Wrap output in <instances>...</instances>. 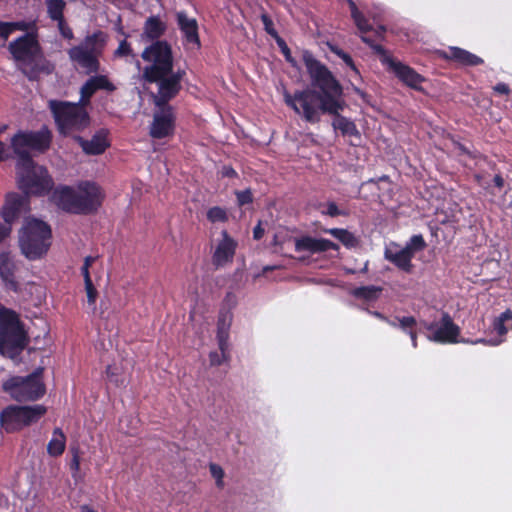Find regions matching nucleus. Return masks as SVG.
I'll return each mask as SVG.
<instances>
[{
	"instance_id": "obj_1",
	"label": "nucleus",
	"mask_w": 512,
	"mask_h": 512,
	"mask_svg": "<svg viewBox=\"0 0 512 512\" xmlns=\"http://www.w3.org/2000/svg\"><path fill=\"white\" fill-rule=\"evenodd\" d=\"M51 133L47 128L37 132L19 131L11 139L17 162V179L19 188L26 194L44 195L53 187V180L47 170L34 164L29 151H43L49 147Z\"/></svg>"
},
{
	"instance_id": "obj_2",
	"label": "nucleus",
	"mask_w": 512,
	"mask_h": 512,
	"mask_svg": "<svg viewBox=\"0 0 512 512\" xmlns=\"http://www.w3.org/2000/svg\"><path fill=\"white\" fill-rule=\"evenodd\" d=\"M143 60L151 64L143 70V78L150 83H157L158 91L153 94L156 107L169 106L181 89L183 70L173 72L171 47L165 41H156L142 52Z\"/></svg>"
},
{
	"instance_id": "obj_3",
	"label": "nucleus",
	"mask_w": 512,
	"mask_h": 512,
	"mask_svg": "<svg viewBox=\"0 0 512 512\" xmlns=\"http://www.w3.org/2000/svg\"><path fill=\"white\" fill-rule=\"evenodd\" d=\"M102 188L93 181H80L76 188L57 187L52 194L54 203L64 211L90 214L98 210L104 200Z\"/></svg>"
},
{
	"instance_id": "obj_4",
	"label": "nucleus",
	"mask_w": 512,
	"mask_h": 512,
	"mask_svg": "<svg viewBox=\"0 0 512 512\" xmlns=\"http://www.w3.org/2000/svg\"><path fill=\"white\" fill-rule=\"evenodd\" d=\"M9 51L21 71L30 79L37 80L42 74H50L53 65L43 56L36 36L26 33L9 44Z\"/></svg>"
},
{
	"instance_id": "obj_5",
	"label": "nucleus",
	"mask_w": 512,
	"mask_h": 512,
	"mask_svg": "<svg viewBox=\"0 0 512 512\" xmlns=\"http://www.w3.org/2000/svg\"><path fill=\"white\" fill-rule=\"evenodd\" d=\"M302 59L312 85L321 90V94L323 95V108L327 110L328 113H337L343 110L344 103L340 99L342 89L331 71L309 51H303Z\"/></svg>"
},
{
	"instance_id": "obj_6",
	"label": "nucleus",
	"mask_w": 512,
	"mask_h": 512,
	"mask_svg": "<svg viewBox=\"0 0 512 512\" xmlns=\"http://www.w3.org/2000/svg\"><path fill=\"white\" fill-rule=\"evenodd\" d=\"M51 229L38 219H26L19 233V245L22 254L29 260H36L44 256L49 247Z\"/></svg>"
},
{
	"instance_id": "obj_7",
	"label": "nucleus",
	"mask_w": 512,
	"mask_h": 512,
	"mask_svg": "<svg viewBox=\"0 0 512 512\" xmlns=\"http://www.w3.org/2000/svg\"><path fill=\"white\" fill-rule=\"evenodd\" d=\"M85 104L71 103L57 100L49 101L55 122L61 134L67 135L72 131L81 130L88 126L89 115L84 108Z\"/></svg>"
},
{
	"instance_id": "obj_8",
	"label": "nucleus",
	"mask_w": 512,
	"mask_h": 512,
	"mask_svg": "<svg viewBox=\"0 0 512 512\" xmlns=\"http://www.w3.org/2000/svg\"><path fill=\"white\" fill-rule=\"evenodd\" d=\"M105 41V34L101 31L86 36L81 44L68 50L70 60L86 73L97 72L100 66L98 57L102 53Z\"/></svg>"
},
{
	"instance_id": "obj_9",
	"label": "nucleus",
	"mask_w": 512,
	"mask_h": 512,
	"mask_svg": "<svg viewBox=\"0 0 512 512\" xmlns=\"http://www.w3.org/2000/svg\"><path fill=\"white\" fill-rule=\"evenodd\" d=\"M284 101L295 113L310 123H317L321 113H328L323 108V95L312 89L295 91L294 94L286 91Z\"/></svg>"
},
{
	"instance_id": "obj_10",
	"label": "nucleus",
	"mask_w": 512,
	"mask_h": 512,
	"mask_svg": "<svg viewBox=\"0 0 512 512\" xmlns=\"http://www.w3.org/2000/svg\"><path fill=\"white\" fill-rule=\"evenodd\" d=\"M25 345V336L18 316L12 310L0 311V353L14 356Z\"/></svg>"
},
{
	"instance_id": "obj_11",
	"label": "nucleus",
	"mask_w": 512,
	"mask_h": 512,
	"mask_svg": "<svg viewBox=\"0 0 512 512\" xmlns=\"http://www.w3.org/2000/svg\"><path fill=\"white\" fill-rule=\"evenodd\" d=\"M42 369H37L27 377L15 376L3 383V389L17 401H34L45 394L41 380Z\"/></svg>"
},
{
	"instance_id": "obj_12",
	"label": "nucleus",
	"mask_w": 512,
	"mask_h": 512,
	"mask_svg": "<svg viewBox=\"0 0 512 512\" xmlns=\"http://www.w3.org/2000/svg\"><path fill=\"white\" fill-rule=\"evenodd\" d=\"M45 413L46 407L39 404L33 406H9L2 411L0 423L7 432H13L37 422Z\"/></svg>"
},
{
	"instance_id": "obj_13",
	"label": "nucleus",
	"mask_w": 512,
	"mask_h": 512,
	"mask_svg": "<svg viewBox=\"0 0 512 512\" xmlns=\"http://www.w3.org/2000/svg\"><path fill=\"white\" fill-rule=\"evenodd\" d=\"M424 328L428 331L427 338L438 343H457L460 335V328L457 326L448 313H443L439 321L423 322Z\"/></svg>"
},
{
	"instance_id": "obj_14",
	"label": "nucleus",
	"mask_w": 512,
	"mask_h": 512,
	"mask_svg": "<svg viewBox=\"0 0 512 512\" xmlns=\"http://www.w3.org/2000/svg\"><path fill=\"white\" fill-rule=\"evenodd\" d=\"M174 114L171 106L157 107L150 125V136L161 139L173 133Z\"/></svg>"
},
{
	"instance_id": "obj_15",
	"label": "nucleus",
	"mask_w": 512,
	"mask_h": 512,
	"mask_svg": "<svg viewBox=\"0 0 512 512\" xmlns=\"http://www.w3.org/2000/svg\"><path fill=\"white\" fill-rule=\"evenodd\" d=\"M383 63L387 65L388 69L405 85L413 89H420L424 78L414 69L389 56L383 58Z\"/></svg>"
},
{
	"instance_id": "obj_16",
	"label": "nucleus",
	"mask_w": 512,
	"mask_h": 512,
	"mask_svg": "<svg viewBox=\"0 0 512 512\" xmlns=\"http://www.w3.org/2000/svg\"><path fill=\"white\" fill-rule=\"evenodd\" d=\"M296 252H306L310 255L326 252L330 249L338 250L339 246L324 238L302 236L294 240Z\"/></svg>"
},
{
	"instance_id": "obj_17",
	"label": "nucleus",
	"mask_w": 512,
	"mask_h": 512,
	"mask_svg": "<svg viewBox=\"0 0 512 512\" xmlns=\"http://www.w3.org/2000/svg\"><path fill=\"white\" fill-rule=\"evenodd\" d=\"M29 209L27 197L16 193L8 194L2 208L4 225L10 226L22 213Z\"/></svg>"
},
{
	"instance_id": "obj_18",
	"label": "nucleus",
	"mask_w": 512,
	"mask_h": 512,
	"mask_svg": "<svg viewBox=\"0 0 512 512\" xmlns=\"http://www.w3.org/2000/svg\"><path fill=\"white\" fill-rule=\"evenodd\" d=\"M221 235L222 239L216 245L213 254V263L216 266H224L232 262L237 248V242L226 231H222Z\"/></svg>"
},
{
	"instance_id": "obj_19",
	"label": "nucleus",
	"mask_w": 512,
	"mask_h": 512,
	"mask_svg": "<svg viewBox=\"0 0 512 512\" xmlns=\"http://www.w3.org/2000/svg\"><path fill=\"white\" fill-rule=\"evenodd\" d=\"M17 269V263L10 253L0 254V278L7 289L15 292L19 289L15 276Z\"/></svg>"
},
{
	"instance_id": "obj_20",
	"label": "nucleus",
	"mask_w": 512,
	"mask_h": 512,
	"mask_svg": "<svg viewBox=\"0 0 512 512\" xmlns=\"http://www.w3.org/2000/svg\"><path fill=\"white\" fill-rule=\"evenodd\" d=\"M98 90H106L111 92L115 90V86L109 81L108 77L105 75L92 76L81 87L80 102L87 105L90 101V98Z\"/></svg>"
},
{
	"instance_id": "obj_21",
	"label": "nucleus",
	"mask_w": 512,
	"mask_h": 512,
	"mask_svg": "<svg viewBox=\"0 0 512 512\" xmlns=\"http://www.w3.org/2000/svg\"><path fill=\"white\" fill-rule=\"evenodd\" d=\"M177 23L188 45L199 48L198 24L196 19L189 17L185 12L177 13Z\"/></svg>"
},
{
	"instance_id": "obj_22",
	"label": "nucleus",
	"mask_w": 512,
	"mask_h": 512,
	"mask_svg": "<svg viewBox=\"0 0 512 512\" xmlns=\"http://www.w3.org/2000/svg\"><path fill=\"white\" fill-rule=\"evenodd\" d=\"M385 258L396 265L399 269L409 272L412 268L411 260L413 256L404 247L400 248L397 244H390L385 250Z\"/></svg>"
},
{
	"instance_id": "obj_23",
	"label": "nucleus",
	"mask_w": 512,
	"mask_h": 512,
	"mask_svg": "<svg viewBox=\"0 0 512 512\" xmlns=\"http://www.w3.org/2000/svg\"><path fill=\"white\" fill-rule=\"evenodd\" d=\"M440 55L444 59L452 60L465 66H477L483 63L482 58L459 47H449L447 50L442 51Z\"/></svg>"
},
{
	"instance_id": "obj_24",
	"label": "nucleus",
	"mask_w": 512,
	"mask_h": 512,
	"mask_svg": "<svg viewBox=\"0 0 512 512\" xmlns=\"http://www.w3.org/2000/svg\"><path fill=\"white\" fill-rule=\"evenodd\" d=\"M78 143L86 154L99 155L102 154L109 142L107 140V132L105 130L98 131L91 139L86 140L82 137L77 138Z\"/></svg>"
},
{
	"instance_id": "obj_25",
	"label": "nucleus",
	"mask_w": 512,
	"mask_h": 512,
	"mask_svg": "<svg viewBox=\"0 0 512 512\" xmlns=\"http://www.w3.org/2000/svg\"><path fill=\"white\" fill-rule=\"evenodd\" d=\"M231 315L229 313L221 314L218 319L217 324V340L219 350L225 353V351L229 348L228 338H229V328L231 325Z\"/></svg>"
},
{
	"instance_id": "obj_26",
	"label": "nucleus",
	"mask_w": 512,
	"mask_h": 512,
	"mask_svg": "<svg viewBox=\"0 0 512 512\" xmlns=\"http://www.w3.org/2000/svg\"><path fill=\"white\" fill-rule=\"evenodd\" d=\"M166 30V24L158 17H149L144 26L142 38L155 40L160 38Z\"/></svg>"
},
{
	"instance_id": "obj_27",
	"label": "nucleus",
	"mask_w": 512,
	"mask_h": 512,
	"mask_svg": "<svg viewBox=\"0 0 512 512\" xmlns=\"http://www.w3.org/2000/svg\"><path fill=\"white\" fill-rule=\"evenodd\" d=\"M332 114L335 115L332 121L335 130L340 131L344 136H359V131L352 120L339 115V111Z\"/></svg>"
},
{
	"instance_id": "obj_28",
	"label": "nucleus",
	"mask_w": 512,
	"mask_h": 512,
	"mask_svg": "<svg viewBox=\"0 0 512 512\" xmlns=\"http://www.w3.org/2000/svg\"><path fill=\"white\" fill-rule=\"evenodd\" d=\"M66 437L60 428H55L51 440L47 445V452L50 456H60L65 450Z\"/></svg>"
},
{
	"instance_id": "obj_29",
	"label": "nucleus",
	"mask_w": 512,
	"mask_h": 512,
	"mask_svg": "<svg viewBox=\"0 0 512 512\" xmlns=\"http://www.w3.org/2000/svg\"><path fill=\"white\" fill-rule=\"evenodd\" d=\"M29 24L24 21L0 22V46H4L9 36L16 30L25 31Z\"/></svg>"
},
{
	"instance_id": "obj_30",
	"label": "nucleus",
	"mask_w": 512,
	"mask_h": 512,
	"mask_svg": "<svg viewBox=\"0 0 512 512\" xmlns=\"http://www.w3.org/2000/svg\"><path fill=\"white\" fill-rule=\"evenodd\" d=\"M381 291L382 289L380 287L374 285L362 286L355 288L352 291V295L356 298L364 299L366 301H373L379 297Z\"/></svg>"
},
{
	"instance_id": "obj_31",
	"label": "nucleus",
	"mask_w": 512,
	"mask_h": 512,
	"mask_svg": "<svg viewBox=\"0 0 512 512\" xmlns=\"http://www.w3.org/2000/svg\"><path fill=\"white\" fill-rule=\"evenodd\" d=\"M388 324L392 327L401 329L404 333L409 334L415 330L417 321L413 316L395 317Z\"/></svg>"
},
{
	"instance_id": "obj_32",
	"label": "nucleus",
	"mask_w": 512,
	"mask_h": 512,
	"mask_svg": "<svg viewBox=\"0 0 512 512\" xmlns=\"http://www.w3.org/2000/svg\"><path fill=\"white\" fill-rule=\"evenodd\" d=\"M47 12L53 21H61L64 19L63 11L66 3L63 0H46Z\"/></svg>"
},
{
	"instance_id": "obj_33",
	"label": "nucleus",
	"mask_w": 512,
	"mask_h": 512,
	"mask_svg": "<svg viewBox=\"0 0 512 512\" xmlns=\"http://www.w3.org/2000/svg\"><path fill=\"white\" fill-rule=\"evenodd\" d=\"M327 232L341 241L348 248L355 247L357 244L355 236L345 229L332 228L327 230Z\"/></svg>"
},
{
	"instance_id": "obj_34",
	"label": "nucleus",
	"mask_w": 512,
	"mask_h": 512,
	"mask_svg": "<svg viewBox=\"0 0 512 512\" xmlns=\"http://www.w3.org/2000/svg\"><path fill=\"white\" fill-rule=\"evenodd\" d=\"M349 6L351 10V15L357 25L358 29L364 34L371 29L368 21L362 16V14L358 11L355 3L349 0Z\"/></svg>"
},
{
	"instance_id": "obj_35",
	"label": "nucleus",
	"mask_w": 512,
	"mask_h": 512,
	"mask_svg": "<svg viewBox=\"0 0 512 512\" xmlns=\"http://www.w3.org/2000/svg\"><path fill=\"white\" fill-rule=\"evenodd\" d=\"M207 219L212 223H223L228 219L225 209L215 206L207 211Z\"/></svg>"
},
{
	"instance_id": "obj_36",
	"label": "nucleus",
	"mask_w": 512,
	"mask_h": 512,
	"mask_svg": "<svg viewBox=\"0 0 512 512\" xmlns=\"http://www.w3.org/2000/svg\"><path fill=\"white\" fill-rule=\"evenodd\" d=\"M425 246L422 235H413L404 248L414 257L415 253L423 250Z\"/></svg>"
},
{
	"instance_id": "obj_37",
	"label": "nucleus",
	"mask_w": 512,
	"mask_h": 512,
	"mask_svg": "<svg viewBox=\"0 0 512 512\" xmlns=\"http://www.w3.org/2000/svg\"><path fill=\"white\" fill-rule=\"evenodd\" d=\"M84 282H85V290H86V295H87V303L92 308V310H95L97 291H96L91 279H84Z\"/></svg>"
},
{
	"instance_id": "obj_38",
	"label": "nucleus",
	"mask_w": 512,
	"mask_h": 512,
	"mask_svg": "<svg viewBox=\"0 0 512 512\" xmlns=\"http://www.w3.org/2000/svg\"><path fill=\"white\" fill-rule=\"evenodd\" d=\"M211 475L215 478L218 487L223 486L224 471L217 464H210Z\"/></svg>"
},
{
	"instance_id": "obj_39",
	"label": "nucleus",
	"mask_w": 512,
	"mask_h": 512,
	"mask_svg": "<svg viewBox=\"0 0 512 512\" xmlns=\"http://www.w3.org/2000/svg\"><path fill=\"white\" fill-rule=\"evenodd\" d=\"M503 341H504V339H501V338H490V339L480 338V339H476V340H474V341H469V340H460V342H464V343H470V344H479V343H482V344L490 345V346H498V345H500Z\"/></svg>"
},
{
	"instance_id": "obj_40",
	"label": "nucleus",
	"mask_w": 512,
	"mask_h": 512,
	"mask_svg": "<svg viewBox=\"0 0 512 512\" xmlns=\"http://www.w3.org/2000/svg\"><path fill=\"white\" fill-rule=\"evenodd\" d=\"M236 196H237V202L240 206H243L245 204L252 202V194L249 189L243 190V191H237Z\"/></svg>"
},
{
	"instance_id": "obj_41",
	"label": "nucleus",
	"mask_w": 512,
	"mask_h": 512,
	"mask_svg": "<svg viewBox=\"0 0 512 512\" xmlns=\"http://www.w3.org/2000/svg\"><path fill=\"white\" fill-rule=\"evenodd\" d=\"M229 348L225 351L224 356L223 352L220 350V352H211L209 355L210 362L212 365H220L227 359V353Z\"/></svg>"
},
{
	"instance_id": "obj_42",
	"label": "nucleus",
	"mask_w": 512,
	"mask_h": 512,
	"mask_svg": "<svg viewBox=\"0 0 512 512\" xmlns=\"http://www.w3.org/2000/svg\"><path fill=\"white\" fill-rule=\"evenodd\" d=\"M58 29L60 34L66 39H73L74 34L72 29L66 24L65 20L58 21Z\"/></svg>"
},
{
	"instance_id": "obj_43",
	"label": "nucleus",
	"mask_w": 512,
	"mask_h": 512,
	"mask_svg": "<svg viewBox=\"0 0 512 512\" xmlns=\"http://www.w3.org/2000/svg\"><path fill=\"white\" fill-rule=\"evenodd\" d=\"M132 54V49L126 40L120 42L118 48L115 51V56L123 57Z\"/></svg>"
},
{
	"instance_id": "obj_44",
	"label": "nucleus",
	"mask_w": 512,
	"mask_h": 512,
	"mask_svg": "<svg viewBox=\"0 0 512 512\" xmlns=\"http://www.w3.org/2000/svg\"><path fill=\"white\" fill-rule=\"evenodd\" d=\"M493 330L497 333L498 337L503 339V336L507 333V328L505 327V323L501 322V320L495 319L493 322Z\"/></svg>"
},
{
	"instance_id": "obj_45",
	"label": "nucleus",
	"mask_w": 512,
	"mask_h": 512,
	"mask_svg": "<svg viewBox=\"0 0 512 512\" xmlns=\"http://www.w3.org/2000/svg\"><path fill=\"white\" fill-rule=\"evenodd\" d=\"M95 260H96V258L92 257V256H87L85 258L84 264L81 268V272H82L84 279H91L90 274H89V267Z\"/></svg>"
},
{
	"instance_id": "obj_46",
	"label": "nucleus",
	"mask_w": 512,
	"mask_h": 512,
	"mask_svg": "<svg viewBox=\"0 0 512 512\" xmlns=\"http://www.w3.org/2000/svg\"><path fill=\"white\" fill-rule=\"evenodd\" d=\"M323 214H326L328 216H331V217H335V216H338V215H342L343 212H341L337 205L333 202H330L327 204L326 206V209L322 211Z\"/></svg>"
},
{
	"instance_id": "obj_47",
	"label": "nucleus",
	"mask_w": 512,
	"mask_h": 512,
	"mask_svg": "<svg viewBox=\"0 0 512 512\" xmlns=\"http://www.w3.org/2000/svg\"><path fill=\"white\" fill-rule=\"evenodd\" d=\"M261 19L264 24L266 32L272 36H276V31L273 28L272 20L265 14L261 16Z\"/></svg>"
},
{
	"instance_id": "obj_48",
	"label": "nucleus",
	"mask_w": 512,
	"mask_h": 512,
	"mask_svg": "<svg viewBox=\"0 0 512 512\" xmlns=\"http://www.w3.org/2000/svg\"><path fill=\"white\" fill-rule=\"evenodd\" d=\"M117 370L118 369L116 367L108 366V368H107V377L109 378L110 381H112L115 384L119 385L123 381H119V379L117 378V376H118V371Z\"/></svg>"
},
{
	"instance_id": "obj_49",
	"label": "nucleus",
	"mask_w": 512,
	"mask_h": 512,
	"mask_svg": "<svg viewBox=\"0 0 512 512\" xmlns=\"http://www.w3.org/2000/svg\"><path fill=\"white\" fill-rule=\"evenodd\" d=\"M343 62L354 72L355 75H359V71L357 70L351 56L345 53L342 58Z\"/></svg>"
},
{
	"instance_id": "obj_50",
	"label": "nucleus",
	"mask_w": 512,
	"mask_h": 512,
	"mask_svg": "<svg viewBox=\"0 0 512 512\" xmlns=\"http://www.w3.org/2000/svg\"><path fill=\"white\" fill-rule=\"evenodd\" d=\"M71 469L74 471V472H78L79 471V468H80V459H79V455H78V452L75 451L73 453V458H72V461H71Z\"/></svg>"
},
{
	"instance_id": "obj_51",
	"label": "nucleus",
	"mask_w": 512,
	"mask_h": 512,
	"mask_svg": "<svg viewBox=\"0 0 512 512\" xmlns=\"http://www.w3.org/2000/svg\"><path fill=\"white\" fill-rule=\"evenodd\" d=\"M7 129L6 125L0 126V134H2ZM6 145L0 141V161H2L6 156Z\"/></svg>"
},
{
	"instance_id": "obj_52",
	"label": "nucleus",
	"mask_w": 512,
	"mask_h": 512,
	"mask_svg": "<svg viewBox=\"0 0 512 512\" xmlns=\"http://www.w3.org/2000/svg\"><path fill=\"white\" fill-rule=\"evenodd\" d=\"M494 91L499 94H508L510 89L505 83H498L494 86Z\"/></svg>"
},
{
	"instance_id": "obj_53",
	"label": "nucleus",
	"mask_w": 512,
	"mask_h": 512,
	"mask_svg": "<svg viewBox=\"0 0 512 512\" xmlns=\"http://www.w3.org/2000/svg\"><path fill=\"white\" fill-rule=\"evenodd\" d=\"M11 231V227L10 226H7V225H4V224H0V242L9 235Z\"/></svg>"
},
{
	"instance_id": "obj_54",
	"label": "nucleus",
	"mask_w": 512,
	"mask_h": 512,
	"mask_svg": "<svg viewBox=\"0 0 512 512\" xmlns=\"http://www.w3.org/2000/svg\"><path fill=\"white\" fill-rule=\"evenodd\" d=\"M512 318V312L510 310H506L503 312L497 319L501 320V322H506Z\"/></svg>"
},
{
	"instance_id": "obj_55",
	"label": "nucleus",
	"mask_w": 512,
	"mask_h": 512,
	"mask_svg": "<svg viewBox=\"0 0 512 512\" xmlns=\"http://www.w3.org/2000/svg\"><path fill=\"white\" fill-rule=\"evenodd\" d=\"M253 234H254V238L257 239V240L260 239L263 236L264 230L262 229L260 224H258L254 228Z\"/></svg>"
},
{
	"instance_id": "obj_56",
	"label": "nucleus",
	"mask_w": 512,
	"mask_h": 512,
	"mask_svg": "<svg viewBox=\"0 0 512 512\" xmlns=\"http://www.w3.org/2000/svg\"><path fill=\"white\" fill-rule=\"evenodd\" d=\"M371 315H373L374 317L382 320V321H385L386 323H388V321H391L392 319H388L387 317H385L382 313L380 312H377V311H374V312H369Z\"/></svg>"
},
{
	"instance_id": "obj_57",
	"label": "nucleus",
	"mask_w": 512,
	"mask_h": 512,
	"mask_svg": "<svg viewBox=\"0 0 512 512\" xmlns=\"http://www.w3.org/2000/svg\"><path fill=\"white\" fill-rule=\"evenodd\" d=\"M331 51L336 54L340 59L342 58V56L346 53L344 52L343 50H341L340 48L336 47V46H331L330 47Z\"/></svg>"
},
{
	"instance_id": "obj_58",
	"label": "nucleus",
	"mask_w": 512,
	"mask_h": 512,
	"mask_svg": "<svg viewBox=\"0 0 512 512\" xmlns=\"http://www.w3.org/2000/svg\"><path fill=\"white\" fill-rule=\"evenodd\" d=\"M331 51L336 54L340 59L342 58V56L346 53L344 52L343 50H341L340 48L336 47V46H331L330 47Z\"/></svg>"
},
{
	"instance_id": "obj_59",
	"label": "nucleus",
	"mask_w": 512,
	"mask_h": 512,
	"mask_svg": "<svg viewBox=\"0 0 512 512\" xmlns=\"http://www.w3.org/2000/svg\"><path fill=\"white\" fill-rule=\"evenodd\" d=\"M331 51L336 54L340 59L342 58V56L346 53L344 52L343 50H341L340 48L336 47V46H331L330 47Z\"/></svg>"
},
{
	"instance_id": "obj_60",
	"label": "nucleus",
	"mask_w": 512,
	"mask_h": 512,
	"mask_svg": "<svg viewBox=\"0 0 512 512\" xmlns=\"http://www.w3.org/2000/svg\"><path fill=\"white\" fill-rule=\"evenodd\" d=\"M411 338V343L414 348H417V332L416 330L408 334Z\"/></svg>"
},
{
	"instance_id": "obj_61",
	"label": "nucleus",
	"mask_w": 512,
	"mask_h": 512,
	"mask_svg": "<svg viewBox=\"0 0 512 512\" xmlns=\"http://www.w3.org/2000/svg\"><path fill=\"white\" fill-rule=\"evenodd\" d=\"M223 174L227 177H232L236 174L235 170L230 167H225L223 170Z\"/></svg>"
},
{
	"instance_id": "obj_62",
	"label": "nucleus",
	"mask_w": 512,
	"mask_h": 512,
	"mask_svg": "<svg viewBox=\"0 0 512 512\" xmlns=\"http://www.w3.org/2000/svg\"><path fill=\"white\" fill-rule=\"evenodd\" d=\"M494 181L498 187H501L503 185V179L500 176H496Z\"/></svg>"
},
{
	"instance_id": "obj_63",
	"label": "nucleus",
	"mask_w": 512,
	"mask_h": 512,
	"mask_svg": "<svg viewBox=\"0 0 512 512\" xmlns=\"http://www.w3.org/2000/svg\"><path fill=\"white\" fill-rule=\"evenodd\" d=\"M81 512H96V511H94L90 507L84 505V506L81 507Z\"/></svg>"
},
{
	"instance_id": "obj_64",
	"label": "nucleus",
	"mask_w": 512,
	"mask_h": 512,
	"mask_svg": "<svg viewBox=\"0 0 512 512\" xmlns=\"http://www.w3.org/2000/svg\"><path fill=\"white\" fill-rule=\"evenodd\" d=\"M362 40L366 43H369V44L371 43L370 39L365 35H362Z\"/></svg>"
}]
</instances>
